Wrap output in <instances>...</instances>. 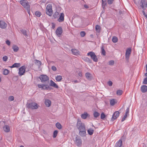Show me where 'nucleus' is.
I'll return each instance as SVG.
<instances>
[{"instance_id": "obj_1", "label": "nucleus", "mask_w": 147, "mask_h": 147, "mask_svg": "<svg viewBox=\"0 0 147 147\" xmlns=\"http://www.w3.org/2000/svg\"><path fill=\"white\" fill-rule=\"evenodd\" d=\"M42 82L44 84H38V86L39 88H41L42 90H51V88L48 85L49 83V77L46 75H41L39 77Z\"/></svg>"}, {"instance_id": "obj_2", "label": "nucleus", "mask_w": 147, "mask_h": 147, "mask_svg": "<svg viewBox=\"0 0 147 147\" xmlns=\"http://www.w3.org/2000/svg\"><path fill=\"white\" fill-rule=\"evenodd\" d=\"M77 127L79 130V134L81 137H84L86 135L85 126L84 123H82L80 120L78 119Z\"/></svg>"}, {"instance_id": "obj_3", "label": "nucleus", "mask_w": 147, "mask_h": 147, "mask_svg": "<svg viewBox=\"0 0 147 147\" xmlns=\"http://www.w3.org/2000/svg\"><path fill=\"white\" fill-rule=\"evenodd\" d=\"M38 105L35 102H32L30 103H27L26 105V107L28 109H37L38 108Z\"/></svg>"}, {"instance_id": "obj_4", "label": "nucleus", "mask_w": 147, "mask_h": 147, "mask_svg": "<svg viewBox=\"0 0 147 147\" xmlns=\"http://www.w3.org/2000/svg\"><path fill=\"white\" fill-rule=\"evenodd\" d=\"M53 12V11L52 4H49L47 5L46 8V13L51 16L52 15Z\"/></svg>"}, {"instance_id": "obj_5", "label": "nucleus", "mask_w": 147, "mask_h": 147, "mask_svg": "<svg viewBox=\"0 0 147 147\" xmlns=\"http://www.w3.org/2000/svg\"><path fill=\"white\" fill-rule=\"evenodd\" d=\"M87 55L88 56H90L91 59H92L94 62H97L98 61V60L97 56L94 52L90 51L88 52L87 53Z\"/></svg>"}, {"instance_id": "obj_6", "label": "nucleus", "mask_w": 147, "mask_h": 147, "mask_svg": "<svg viewBox=\"0 0 147 147\" xmlns=\"http://www.w3.org/2000/svg\"><path fill=\"white\" fill-rule=\"evenodd\" d=\"M75 144L78 146H81L82 144V141L80 137L77 135L74 140Z\"/></svg>"}, {"instance_id": "obj_7", "label": "nucleus", "mask_w": 147, "mask_h": 147, "mask_svg": "<svg viewBox=\"0 0 147 147\" xmlns=\"http://www.w3.org/2000/svg\"><path fill=\"white\" fill-rule=\"evenodd\" d=\"M26 69V67L25 65H23L20 67L19 69V75L21 76L24 75L25 73Z\"/></svg>"}, {"instance_id": "obj_8", "label": "nucleus", "mask_w": 147, "mask_h": 147, "mask_svg": "<svg viewBox=\"0 0 147 147\" xmlns=\"http://www.w3.org/2000/svg\"><path fill=\"white\" fill-rule=\"evenodd\" d=\"M20 2V3L24 8H27L28 7H30L29 3L27 0H21Z\"/></svg>"}, {"instance_id": "obj_9", "label": "nucleus", "mask_w": 147, "mask_h": 147, "mask_svg": "<svg viewBox=\"0 0 147 147\" xmlns=\"http://www.w3.org/2000/svg\"><path fill=\"white\" fill-rule=\"evenodd\" d=\"M63 32V29L61 27H58L56 30L55 33L58 37H60L61 35Z\"/></svg>"}, {"instance_id": "obj_10", "label": "nucleus", "mask_w": 147, "mask_h": 147, "mask_svg": "<svg viewBox=\"0 0 147 147\" xmlns=\"http://www.w3.org/2000/svg\"><path fill=\"white\" fill-rule=\"evenodd\" d=\"M120 113L118 111H116L113 113L111 119L113 121L119 116Z\"/></svg>"}, {"instance_id": "obj_11", "label": "nucleus", "mask_w": 147, "mask_h": 147, "mask_svg": "<svg viewBox=\"0 0 147 147\" xmlns=\"http://www.w3.org/2000/svg\"><path fill=\"white\" fill-rule=\"evenodd\" d=\"M131 48H127L126 50L125 53V58L126 60H128L129 56L131 53Z\"/></svg>"}, {"instance_id": "obj_12", "label": "nucleus", "mask_w": 147, "mask_h": 147, "mask_svg": "<svg viewBox=\"0 0 147 147\" xmlns=\"http://www.w3.org/2000/svg\"><path fill=\"white\" fill-rule=\"evenodd\" d=\"M141 3L140 6L143 10H145L147 7V2L146 1L143 0L141 2Z\"/></svg>"}, {"instance_id": "obj_13", "label": "nucleus", "mask_w": 147, "mask_h": 147, "mask_svg": "<svg viewBox=\"0 0 147 147\" xmlns=\"http://www.w3.org/2000/svg\"><path fill=\"white\" fill-rule=\"evenodd\" d=\"M7 26V24L4 21H0V27L1 28L5 29L6 28Z\"/></svg>"}, {"instance_id": "obj_14", "label": "nucleus", "mask_w": 147, "mask_h": 147, "mask_svg": "<svg viewBox=\"0 0 147 147\" xmlns=\"http://www.w3.org/2000/svg\"><path fill=\"white\" fill-rule=\"evenodd\" d=\"M49 86L57 89L58 88H59V86L57 85L52 80H51L50 81V83L49 84Z\"/></svg>"}, {"instance_id": "obj_15", "label": "nucleus", "mask_w": 147, "mask_h": 147, "mask_svg": "<svg viewBox=\"0 0 147 147\" xmlns=\"http://www.w3.org/2000/svg\"><path fill=\"white\" fill-rule=\"evenodd\" d=\"M64 15L63 13H61L60 17L57 20V21L59 22H62L64 21Z\"/></svg>"}, {"instance_id": "obj_16", "label": "nucleus", "mask_w": 147, "mask_h": 147, "mask_svg": "<svg viewBox=\"0 0 147 147\" xmlns=\"http://www.w3.org/2000/svg\"><path fill=\"white\" fill-rule=\"evenodd\" d=\"M115 147H123L122 145V142L121 140H120L116 143Z\"/></svg>"}, {"instance_id": "obj_17", "label": "nucleus", "mask_w": 147, "mask_h": 147, "mask_svg": "<svg viewBox=\"0 0 147 147\" xmlns=\"http://www.w3.org/2000/svg\"><path fill=\"white\" fill-rule=\"evenodd\" d=\"M141 91L142 93H145L147 91V86L145 85H142L141 87Z\"/></svg>"}, {"instance_id": "obj_18", "label": "nucleus", "mask_w": 147, "mask_h": 147, "mask_svg": "<svg viewBox=\"0 0 147 147\" xmlns=\"http://www.w3.org/2000/svg\"><path fill=\"white\" fill-rule=\"evenodd\" d=\"M45 103L46 106L48 107H49L51 105V101L49 99H45Z\"/></svg>"}, {"instance_id": "obj_19", "label": "nucleus", "mask_w": 147, "mask_h": 147, "mask_svg": "<svg viewBox=\"0 0 147 147\" xmlns=\"http://www.w3.org/2000/svg\"><path fill=\"white\" fill-rule=\"evenodd\" d=\"M90 115L86 112H85L84 113L81 115V117L84 119H86L88 117H89Z\"/></svg>"}, {"instance_id": "obj_20", "label": "nucleus", "mask_w": 147, "mask_h": 147, "mask_svg": "<svg viewBox=\"0 0 147 147\" xmlns=\"http://www.w3.org/2000/svg\"><path fill=\"white\" fill-rule=\"evenodd\" d=\"M21 66V64L19 63H15L13 64L11 66H9V67L11 68H13L14 67H18Z\"/></svg>"}, {"instance_id": "obj_21", "label": "nucleus", "mask_w": 147, "mask_h": 147, "mask_svg": "<svg viewBox=\"0 0 147 147\" xmlns=\"http://www.w3.org/2000/svg\"><path fill=\"white\" fill-rule=\"evenodd\" d=\"M3 129L6 132H9L10 131V127L8 125H5L3 127Z\"/></svg>"}, {"instance_id": "obj_22", "label": "nucleus", "mask_w": 147, "mask_h": 147, "mask_svg": "<svg viewBox=\"0 0 147 147\" xmlns=\"http://www.w3.org/2000/svg\"><path fill=\"white\" fill-rule=\"evenodd\" d=\"M85 76L86 78L89 80H91L92 78V77L91 74L89 72H87L85 74Z\"/></svg>"}, {"instance_id": "obj_23", "label": "nucleus", "mask_w": 147, "mask_h": 147, "mask_svg": "<svg viewBox=\"0 0 147 147\" xmlns=\"http://www.w3.org/2000/svg\"><path fill=\"white\" fill-rule=\"evenodd\" d=\"M34 61L35 64L39 68L41 65V61L37 59L35 60Z\"/></svg>"}, {"instance_id": "obj_24", "label": "nucleus", "mask_w": 147, "mask_h": 147, "mask_svg": "<svg viewBox=\"0 0 147 147\" xmlns=\"http://www.w3.org/2000/svg\"><path fill=\"white\" fill-rule=\"evenodd\" d=\"M20 31L24 35L26 36H28L26 31L25 29L21 28L20 29Z\"/></svg>"}, {"instance_id": "obj_25", "label": "nucleus", "mask_w": 147, "mask_h": 147, "mask_svg": "<svg viewBox=\"0 0 147 147\" xmlns=\"http://www.w3.org/2000/svg\"><path fill=\"white\" fill-rule=\"evenodd\" d=\"M117 102V100L115 99H111V106H114Z\"/></svg>"}, {"instance_id": "obj_26", "label": "nucleus", "mask_w": 147, "mask_h": 147, "mask_svg": "<svg viewBox=\"0 0 147 147\" xmlns=\"http://www.w3.org/2000/svg\"><path fill=\"white\" fill-rule=\"evenodd\" d=\"M95 28L97 32L99 33L100 32L101 28L100 26L98 25H96L95 26Z\"/></svg>"}, {"instance_id": "obj_27", "label": "nucleus", "mask_w": 147, "mask_h": 147, "mask_svg": "<svg viewBox=\"0 0 147 147\" xmlns=\"http://www.w3.org/2000/svg\"><path fill=\"white\" fill-rule=\"evenodd\" d=\"M102 7L103 9L105 8V7L107 5V0H102Z\"/></svg>"}, {"instance_id": "obj_28", "label": "nucleus", "mask_w": 147, "mask_h": 147, "mask_svg": "<svg viewBox=\"0 0 147 147\" xmlns=\"http://www.w3.org/2000/svg\"><path fill=\"white\" fill-rule=\"evenodd\" d=\"M71 51L72 53L75 55H77L79 54L78 51L76 49H72Z\"/></svg>"}, {"instance_id": "obj_29", "label": "nucleus", "mask_w": 147, "mask_h": 147, "mask_svg": "<svg viewBox=\"0 0 147 147\" xmlns=\"http://www.w3.org/2000/svg\"><path fill=\"white\" fill-rule=\"evenodd\" d=\"M88 134L90 135H92L94 133V130L91 128H90L88 130Z\"/></svg>"}, {"instance_id": "obj_30", "label": "nucleus", "mask_w": 147, "mask_h": 147, "mask_svg": "<svg viewBox=\"0 0 147 147\" xmlns=\"http://www.w3.org/2000/svg\"><path fill=\"white\" fill-rule=\"evenodd\" d=\"M62 79V77L61 76H57L55 77V79L57 82H60L61 81Z\"/></svg>"}, {"instance_id": "obj_31", "label": "nucleus", "mask_w": 147, "mask_h": 147, "mask_svg": "<svg viewBox=\"0 0 147 147\" xmlns=\"http://www.w3.org/2000/svg\"><path fill=\"white\" fill-rule=\"evenodd\" d=\"M12 48L13 49V51L16 52H17L19 49V47L16 45H13Z\"/></svg>"}, {"instance_id": "obj_32", "label": "nucleus", "mask_w": 147, "mask_h": 147, "mask_svg": "<svg viewBox=\"0 0 147 147\" xmlns=\"http://www.w3.org/2000/svg\"><path fill=\"white\" fill-rule=\"evenodd\" d=\"M56 127L59 129H61L62 128L61 125L59 122H57L55 125Z\"/></svg>"}, {"instance_id": "obj_33", "label": "nucleus", "mask_w": 147, "mask_h": 147, "mask_svg": "<svg viewBox=\"0 0 147 147\" xmlns=\"http://www.w3.org/2000/svg\"><path fill=\"white\" fill-rule=\"evenodd\" d=\"M101 54L104 56L106 55V52L104 49V46H102L101 47Z\"/></svg>"}, {"instance_id": "obj_34", "label": "nucleus", "mask_w": 147, "mask_h": 147, "mask_svg": "<svg viewBox=\"0 0 147 147\" xmlns=\"http://www.w3.org/2000/svg\"><path fill=\"white\" fill-rule=\"evenodd\" d=\"M59 16V15L58 12L56 11L53 14V17L55 19L58 18Z\"/></svg>"}, {"instance_id": "obj_35", "label": "nucleus", "mask_w": 147, "mask_h": 147, "mask_svg": "<svg viewBox=\"0 0 147 147\" xmlns=\"http://www.w3.org/2000/svg\"><path fill=\"white\" fill-rule=\"evenodd\" d=\"M118 40V38L116 36H113L112 37V41L114 43H116L117 42Z\"/></svg>"}, {"instance_id": "obj_36", "label": "nucleus", "mask_w": 147, "mask_h": 147, "mask_svg": "<svg viewBox=\"0 0 147 147\" xmlns=\"http://www.w3.org/2000/svg\"><path fill=\"white\" fill-rule=\"evenodd\" d=\"M9 71L7 69H3V74L5 75H8L9 73Z\"/></svg>"}, {"instance_id": "obj_37", "label": "nucleus", "mask_w": 147, "mask_h": 147, "mask_svg": "<svg viewBox=\"0 0 147 147\" xmlns=\"http://www.w3.org/2000/svg\"><path fill=\"white\" fill-rule=\"evenodd\" d=\"M58 133V131L56 130L54 131L53 134V137L54 138H55L56 137L57 134Z\"/></svg>"}, {"instance_id": "obj_38", "label": "nucleus", "mask_w": 147, "mask_h": 147, "mask_svg": "<svg viewBox=\"0 0 147 147\" xmlns=\"http://www.w3.org/2000/svg\"><path fill=\"white\" fill-rule=\"evenodd\" d=\"M35 15L38 17H40L41 15V13L39 11H36L35 13Z\"/></svg>"}, {"instance_id": "obj_39", "label": "nucleus", "mask_w": 147, "mask_h": 147, "mask_svg": "<svg viewBox=\"0 0 147 147\" xmlns=\"http://www.w3.org/2000/svg\"><path fill=\"white\" fill-rule=\"evenodd\" d=\"M94 117L95 118H97L100 115V114L96 111H95L93 114Z\"/></svg>"}, {"instance_id": "obj_40", "label": "nucleus", "mask_w": 147, "mask_h": 147, "mask_svg": "<svg viewBox=\"0 0 147 147\" xmlns=\"http://www.w3.org/2000/svg\"><path fill=\"white\" fill-rule=\"evenodd\" d=\"M123 93V91L121 90H118L117 91V94L118 95H121Z\"/></svg>"}, {"instance_id": "obj_41", "label": "nucleus", "mask_w": 147, "mask_h": 147, "mask_svg": "<svg viewBox=\"0 0 147 147\" xmlns=\"http://www.w3.org/2000/svg\"><path fill=\"white\" fill-rule=\"evenodd\" d=\"M80 34L81 37H84L85 36L86 33L84 31H82L80 32Z\"/></svg>"}, {"instance_id": "obj_42", "label": "nucleus", "mask_w": 147, "mask_h": 147, "mask_svg": "<svg viewBox=\"0 0 147 147\" xmlns=\"http://www.w3.org/2000/svg\"><path fill=\"white\" fill-rule=\"evenodd\" d=\"M14 100V97L13 96H10L8 98V100L10 101H13Z\"/></svg>"}, {"instance_id": "obj_43", "label": "nucleus", "mask_w": 147, "mask_h": 147, "mask_svg": "<svg viewBox=\"0 0 147 147\" xmlns=\"http://www.w3.org/2000/svg\"><path fill=\"white\" fill-rule=\"evenodd\" d=\"M86 61L88 62L89 63H92V60L90 59L89 58L87 57L86 58Z\"/></svg>"}, {"instance_id": "obj_44", "label": "nucleus", "mask_w": 147, "mask_h": 147, "mask_svg": "<svg viewBox=\"0 0 147 147\" xmlns=\"http://www.w3.org/2000/svg\"><path fill=\"white\" fill-rule=\"evenodd\" d=\"M7 59H8V57H7V56H3L2 58L3 60L4 61H7Z\"/></svg>"}, {"instance_id": "obj_45", "label": "nucleus", "mask_w": 147, "mask_h": 147, "mask_svg": "<svg viewBox=\"0 0 147 147\" xmlns=\"http://www.w3.org/2000/svg\"><path fill=\"white\" fill-rule=\"evenodd\" d=\"M105 117V115L103 113H102L101 115L100 118L102 119H103Z\"/></svg>"}, {"instance_id": "obj_46", "label": "nucleus", "mask_w": 147, "mask_h": 147, "mask_svg": "<svg viewBox=\"0 0 147 147\" xmlns=\"http://www.w3.org/2000/svg\"><path fill=\"white\" fill-rule=\"evenodd\" d=\"M127 115H124L123 117L122 118L121 121V122H123L124 121L125 119L127 118Z\"/></svg>"}, {"instance_id": "obj_47", "label": "nucleus", "mask_w": 147, "mask_h": 147, "mask_svg": "<svg viewBox=\"0 0 147 147\" xmlns=\"http://www.w3.org/2000/svg\"><path fill=\"white\" fill-rule=\"evenodd\" d=\"M143 83L144 84H147V77L144 79L143 82Z\"/></svg>"}, {"instance_id": "obj_48", "label": "nucleus", "mask_w": 147, "mask_h": 147, "mask_svg": "<svg viewBox=\"0 0 147 147\" xmlns=\"http://www.w3.org/2000/svg\"><path fill=\"white\" fill-rule=\"evenodd\" d=\"M129 107H128L127 109H126V113L125 115H127L129 114Z\"/></svg>"}, {"instance_id": "obj_49", "label": "nucleus", "mask_w": 147, "mask_h": 147, "mask_svg": "<svg viewBox=\"0 0 147 147\" xmlns=\"http://www.w3.org/2000/svg\"><path fill=\"white\" fill-rule=\"evenodd\" d=\"M52 69L54 71H56L57 70L56 67L54 66H53L51 67Z\"/></svg>"}, {"instance_id": "obj_50", "label": "nucleus", "mask_w": 147, "mask_h": 147, "mask_svg": "<svg viewBox=\"0 0 147 147\" xmlns=\"http://www.w3.org/2000/svg\"><path fill=\"white\" fill-rule=\"evenodd\" d=\"M52 28L53 29H54L55 28V23L53 22L52 23Z\"/></svg>"}, {"instance_id": "obj_51", "label": "nucleus", "mask_w": 147, "mask_h": 147, "mask_svg": "<svg viewBox=\"0 0 147 147\" xmlns=\"http://www.w3.org/2000/svg\"><path fill=\"white\" fill-rule=\"evenodd\" d=\"M27 9V11L28 13L30 15V7H28L27 8H26Z\"/></svg>"}, {"instance_id": "obj_52", "label": "nucleus", "mask_w": 147, "mask_h": 147, "mask_svg": "<svg viewBox=\"0 0 147 147\" xmlns=\"http://www.w3.org/2000/svg\"><path fill=\"white\" fill-rule=\"evenodd\" d=\"M6 43L8 45H10V42L9 40H7L6 41Z\"/></svg>"}, {"instance_id": "obj_53", "label": "nucleus", "mask_w": 147, "mask_h": 147, "mask_svg": "<svg viewBox=\"0 0 147 147\" xmlns=\"http://www.w3.org/2000/svg\"><path fill=\"white\" fill-rule=\"evenodd\" d=\"M114 63V61L113 60H111V65H113Z\"/></svg>"}, {"instance_id": "obj_54", "label": "nucleus", "mask_w": 147, "mask_h": 147, "mask_svg": "<svg viewBox=\"0 0 147 147\" xmlns=\"http://www.w3.org/2000/svg\"><path fill=\"white\" fill-rule=\"evenodd\" d=\"M144 10H143H143H142V13H143V14L144 15V16H145L146 15V13H145V12Z\"/></svg>"}, {"instance_id": "obj_55", "label": "nucleus", "mask_w": 147, "mask_h": 147, "mask_svg": "<svg viewBox=\"0 0 147 147\" xmlns=\"http://www.w3.org/2000/svg\"><path fill=\"white\" fill-rule=\"evenodd\" d=\"M78 75L79 76L81 77L82 76V73L80 72L78 74Z\"/></svg>"}, {"instance_id": "obj_56", "label": "nucleus", "mask_w": 147, "mask_h": 147, "mask_svg": "<svg viewBox=\"0 0 147 147\" xmlns=\"http://www.w3.org/2000/svg\"><path fill=\"white\" fill-rule=\"evenodd\" d=\"M84 7H85V8H88V5H84Z\"/></svg>"}, {"instance_id": "obj_57", "label": "nucleus", "mask_w": 147, "mask_h": 147, "mask_svg": "<svg viewBox=\"0 0 147 147\" xmlns=\"http://www.w3.org/2000/svg\"><path fill=\"white\" fill-rule=\"evenodd\" d=\"M108 84L110 86V81H109L108 82Z\"/></svg>"}, {"instance_id": "obj_58", "label": "nucleus", "mask_w": 147, "mask_h": 147, "mask_svg": "<svg viewBox=\"0 0 147 147\" xmlns=\"http://www.w3.org/2000/svg\"><path fill=\"white\" fill-rule=\"evenodd\" d=\"M107 2L109 4H110V0H108Z\"/></svg>"}, {"instance_id": "obj_59", "label": "nucleus", "mask_w": 147, "mask_h": 147, "mask_svg": "<svg viewBox=\"0 0 147 147\" xmlns=\"http://www.w3.org/2000/svg\"><path fill=\"white\" fill-rule=\"evenodd\" d=\"M90 36L92 38H93V37H94V35L93 34H91L90 35Z\"/></svg>"}, {"instance_id": "obj_60", "label": "nucleus", "mask_w": 147, "mask_h": 147, "mask_svg": "<svg viewBox=\"0 0 147 147\" xmlns=\"http://www.w3.org/2000/svg\"><path fill=\"white\" fill-rule=\"evenodd\" d=\"M74 82L75 83H78V80H75L74 81Z\"/></svg>"}, {"instance_id": "obj_61", "label": "nucleus", "mask_w": 147, "mask_h": 147, "mask_svg": "<svg viewBox=\"0 0 147 147\" xmlns=\"http://www.w3.org/2000/svg\"><path fill=\"white\" fill-rule=\"evenodd\" d=\"M114 0H111V4L113 2Z\"/></svg>"}, {"instance_id": "obj_62", "label": "nucleus", "mask_w": 147, "mask_h": 147, "mask_svg": "<svg viewBox=\"0 0 147 147\" xmlns=\"http://www.w3.org/2000/svg\"><path fill=\"white\" fill-rule=\"evenodd\" d=\"M145 76H147V72H146L145 74Z\"/></svg>"}, {"instance_id": "obj_63", "label": "nucleus", "mask_w": 147, "mask_h": 147, "mask_svg": "<svg viewBox=\"0 0 147 147\" xmlns=\"http://www.w3.org/2000/svg\"><path fill=\"white\" fill-rule=\"evenodd\" d=\"M108 64H109V65H110V61H109L108 62Z\"/></svg>"}, {"instance_id": "obj_64", "label": "nucleus", "mask_w": 147, "mask_h": 147, "mask_svg": "<svg viewBox=\"0 0 147 147\" xmlns=\"http://www.w3.org/2000/svg\"><path fill=\"white\" fill-rule=\"evenodd\" d=\"M147 68V64H146V69Z\"/></svg>"}]
</instances>
